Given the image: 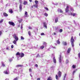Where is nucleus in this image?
I'll return each instance as SVG.
<instances>
[{
  "label": "nucleus",
  "mask_w": 80,
  "mask_h": 80,
  "mask_svg": "<svg viewBox=\"0 0 80 80\" xmlns=\"http://www.w3.org/2000/svg\"><path fill=\"white\" fill-rule=\"evenodd\" d=\"M13 37L15 38V40L16 41H18V38L16 34H14L13 35Z\"/></svg>",
  "instance_id": "obj_1"
},
{
  "label": "nucleus",
  "mask_w": 80,
  "mask_h": 80,
  "mask_svg": "<svg viewBox=\"0 0 80 80\" xmlns=\"http://www.w3.org/2000/svg\"><path fill=\"white\" fill-rule=\"evenodd\" d=\"M8 23L10 25H12V26H13V27H14L15 25V23L13 22H12L11 21H9L8 22Z\"/></svg>",
  "instance_id": "obj_2"
},
{
  "label": "nucleus",
  "mask_w": 80,
  "mask_h": 80,
  "mask_svg": "<svg viewBox=\"0 0 80 80\" xmlns=\"http://www.w3.org/2000/svg\"><path fill=\"white\" fill-rule=\"evenodd\" d=\"M69 6H67L66 8L65 9V11L66 13H67V12H69Z\"/></svg>",
  "instance_id": "obj_3"
},
{
  "label": "nucleus",
  "mask_w": 80,
  "mask_h": 80,
  "mask_svg": "<svg viewBox=\"0 0 80 80\" xmlns=\"http://www.w3.org/2000/svg\"><path fill=\"white\" fill-rule=\"evenodd\" d=\"M21 58H22V57H23L25 56V54H24L23 53H20V55L19 56Z\"/></svg>",
  "instance_id": "obj_4"
},
{
  "label": "nucleus",
  "mask_w": 80,
  "mask_h": 80,
  "mask_svg": "<svg viewBox=\"0 0 80 80\" xmlns=\"http://www.w3.org/2000/svg\"><path fill=\"white\" fill-rule=\"evenodd\" d=\"M58 76L59 77H61L62 76V72L59 71L58 72Z\"/></svg>",
  "instance_id": "obj_5"
},
{
  "label": "nucleus",
  "mask_w": 80,
  "mask_h": 80,
  "mask_svg": "<svg viewBox=\"0 0 80 80\" xmlns=\"http://www.w3.org/2000/svg\"><path fill=\"white\" fill-rule=\"evenodd\" d=\"M71 41L72 42H75V40L74 39H73V37L72 36L71 38Z\"/></svg>",
  "instance_id": "obj_6"
},
{
  "label": "nucleus",
  "mask_w": 80,
  "mask_h": 80,
  "mask_svg": "<svg viewBox=\"0 0 80 80\" xmlns=\"http://www.w3.org/2000/svg\"><path fill=\"white\" fill-rule=\"evenodd\" d=\"M8 12L9 13H10L11 14L13 13V9H9Z\"/></svg>",
  "instance_id": "obj_7"
},
{
  "label": "nucleus",
  "mask_w": 80,
  "mask_h": 80,
  "mask_svg": "<svg viewBox=\"0 0 80 80\" xmlns=\"http://www.w3.org/2000/svg\"><path fill=\"white\" fill-rule=\"evenodd\" d=\"M19 8L20 10V11H22V4H20L19 5Z\"/></svg>",
  "instance_id": "obj_8"
},
{
  "label": "nucleus",
  "mask_w": 80,
  "mask_h": 80,
  "mask_svg": "<svg viewBox=\"0 0 80 80\" xmlns=\"http://www.w3.org/2000/svg\"><path fill=\"white\" fill-rule=\"evenodd\" d=\"M43 25L44 27H45V28H47V23H46V22H44Z\"/></svg>",
  "instance_id": "obj_9"
},
{
  "label": "nucleus",
  "mask_w": 80,
  "mask_h": 80,
  "mask_svg": "<svg viewBox=\"0 0 80 80\" xmlns=\"http://www.w3.org/2000/svg\"><path fill=\"white\" fill-rule=\"evenodd\" d=\"M16 67H23V65L21 64H19L16 65Z\"/></svg>",
  "instance_id": "obj_10"
},
{
  "label": "nucleus",
  "mask_w": 80,
  "mask_h": 80,
  "mask_svg": "<svg viewBox=\"0 0 80 80\" xmlns=\"http://www.w3.org/2000/svg\"><path fill=\"white\" fill-rule=\"evenodd\" d=\"M3 15L4 16V17H8V14L7 13H6V12H4L3 13Z\"/></svg>",
  "instance_id": "obj_11"
},
{
  "label": "nucleus",
  "mask_w": 80,
  "mask_h": 80,
  "mask_svg": "<svg viewBox=\"0 0 80 80\" xmlns=\"http://www.w3.org/2000/svg\"><path fill=\"white\" fill-rule=\"evenodd\" d=\"M59 62L60 63H61L62 62V57H61V55L60 56V57L59 58Z\"/></svg>",
  "instance_id": "obj_12"
},
{
  "label": "nucleus",
  "mask_w": 80,
  "mask_h": 80,
  "mask_svg": "<svg viewBox=\"0 0 80 80\" xmlns=\"http://www.w3.org/2000/svg\"><path fill=\"white\" fill-rule=\"evenodd\" d=\"M23 4V5H26L28 4V2L26 1H24Z\"/></svg>",
  "instance_id": "obj_13"
},
{
  "label": "nucleus",
  "mask_w": 80,
  "mask_h": 80,
  "mask_svg": "<svg viewBox=\"0 0 80 80\" xmlns=\"http://www.w3.org/2000/svg\"><path fill=\"white\" fill-rule=\"evenodd\" d=\"M71 50V48H68L67 51L68 53H69L70 52Z\"/></svg>",
  "instance_id": "obj_14"
},
{
  "label": "nucleus",
  "mask_w": 80,
  "mask_h": 80,
  "mask_svg": "<svg viewBox=\"0 0 80 80\" xmlns=\"http://www.w3.org/2000/svg\"><path fill=\"white\" fill-rule=\"evenodd\" d=\"M58 18H57L55 19V23H57V22H58Z\"/></svg>",
  "instance_id": "obj_15"
},
{
  "label": "nucleus",
  "mask_w": 80,
  "mask_h": 80,
  "mask_svg": "<svg viewBox=\"0 0 80 80\" xmlns=\"http://www.w3.org/2000/svg\"><path fill=\"white\" fill-rule=\"evenodd\" d=\"M47 80H52V78L51 77L49 76L48 77Z\"/></svg>",
  "instance_id": "obj_16"
},
{
  "label": "nucleus",
  "mask_w": 80,
  "mask_h": 80,
  "mask_svg": "<svg viewBox=\"0 0 80 80\" xmlns=\"http://www.w3.org/2000/svg\"><path fill=\"white\" fill-rule=\"evenodd\" d=\"M53 61L54 62V63H56V59H55V57H54L53 58Z\"/></svg>",
  "instance_id": "obj_17"
},
{
  "label": "nucleus",
  "mask_w": 80,
  "mask_h": 80,
  "mask_svg": "<svg viewBox=\"0 0 80 80\" xmlns=\"http://www.w3.org/2000/svg\"><path fill=\"white\" fill-rule=\"evenodd\" d=\"M56 42L58 44H60V39H58L57 41Z\"/></svg>",
  "instance_id": "obj_18"
},
{
  "label": "nucleus",
  "mask_w": 80,
  "mask_h": 80,
  "mask_svg": "<svg viewBox=\"0 0 80 80\" xmlns=\"http://www.w3.org/2000/svg\"><path fill=\"white\" fill-rule=\"evenodd\" d=\"M58 12H59V11H60V13H63V11H62V10L61 9H58Z\"/></svg>",
  "instance_id": "obj_19"
},
{
  "label": "nucleus",
  "mask_w": 80,
  "mask_h": 80,
  "mask_svg": "<svg viewBox=\"0 0 80 80\" xmlns=\"http://www.w3.org/2000/svg\"><path fill=\"white\" fill-rule=\"evenodd\" d=\"M34 6L35 8H38V4H35L34 5Z\"/></svg>",
  "instance_id": "obj_20"
},
{
  "label": "nucleus",
  "mask_w": 80,
  "mask_h": 80,
  "mask_svg": "<svg viewBox=\"0 0 80 80\" xmlns=\"http://www.w3.org/2000/svg\"><path fill=\"white\" fill-rule=\"evenodd\" d=\"M28 34L29 36H31V35H32V34H31V32H30V31H29L28 32Z\"/></svg>",
  "instance_id": "obj_21"
},
{
  "label": "nucleus",
  "mask_w": 80,
  "mask_h": 80,
  "mask_svg": "<svg viewBox=\"0 0 80 80\" xmlns=\"http://www.w3.org/2000/svg\"><path fill=\"white\" fill-rule=\"evenodd\" d=\"M70 11H72V12H73V11H74V10L72 8H70Z\"/></svg>",
  "instance_id": "obj_22"
},
{
  "label": "nucleus",
  "mask_w": 80,
  "mask_h": 80,
  "mask_svg": "<svg viewBox=\"0 0 80 80\" xmlns=\"http://www.w3.org/2000/svg\"><path fill=\"white\" fill-rule=\"evenodd\" d=\"M17 41L14 40L13 42V43H14V44H17Z\"/></svg>",
  "instance_id": "obj_23"
},
{
  "label": "nucleus",
  "mask_w": 80,
  "mask_h": 80,
  "mask_svg": "<svg viewBox=\"0 0 80 80\" xmlns=\"http://www.w3.org/2000/svg\"><path fill=\"white\" fill-rule=\"evenodd\" d=\"M76 67V66L74 65H73L72 66V68H75Z\"/></svg>",
  "instance_id": "obj_24"
},
{
  "label": "nucleus",
  "mask_w": 80,
  "mask_h": 80,
  "mask_svg": "<svg viewBox=\"0 0 80 80\" xmlns=\"http://www.w3.org/2000/svg\"><path fill=\"white\" fill-rule=\"evenodd\" d=\"M45 48V46H41L40 48L41 49H43V48Z\"/></svg>",
  "instance_id": "obj_25"
},
{
  "label": "nucleus",
  "mask_w": 80,
  "mask_h": 80,
  "mask_svg": "<svg viewBox=\"0 0 80 80\" xmlns=\"http://www.w3.org/2000/svg\"><path fill=\"white\" fill-rule=\"evenodd\" d=\"M35 3L36 4H38V1L37 0H35Z\"/></svg>",
  "instance_id": "obj_26"
},
{
  "label": "nucleus",
  "mask_w": 80,
  "mask_h": 80,
  "mask_svg": "<svg viewBox=\"0 0 80 80\" xmlns=\"http://www.w3.org/2000/svg\"><path fill=\"white\" fill-rule=\"evenodd\" d=\"M16 55H19L20 56V53L19 52H18L16 54Z\"/></svg>",
  "instance_id": "obj_27"
},
{
  "label": "nucleus",
  "mask_w": 80,
  "mask_h": 80,
  "mask_svg": "<svg viewBox=\"0 0 80 80\" xmlns=\"http://www.w3.org/2000/svg\"><path fill=\"white\" fill-rule=\"evenodd\" d=\"M56 78L57 80H58V76L57 75H56Z\"/></svg>",
  "instance_id": "obj_28"
},
{
  "label": "nucleus",
  "mask_w": 80,
  "mask_h": 80,
  "mask_svg": "<svg viewBox=\"0 0 80 80\" xmlns=\"http://www.w3.org/2000/svg\"><path fill=\"white\" fill-rule=\"evenodd\" d=\"M71 44L72 47H74V42H71Z\"/></svg>",
  "instance_id": "obj_29"
},
{
  "label": "nucleus",
  "mask_w": 80,
  "mask_h": 80,
  "mask_svg": "<svg viewBox=\"0 0 80 80\" xmlns=\"http://www.w3.org/2000/svg\"><path fill=\"white\" fill-rule=\"evenodd\" d=\"M43 45H45L46 47H47V43L45 42H43Z\"/></svg>",
  "instance_id": "obj_30"
},
{
  "label": "nucleus",
  "mask_w": 80,
  "mask_h": 80,
  "mask_svg": "<svg viewBox=\"0 0 80 80\" xmlns=\"http://www.w3.org/2000/svg\"><path fill=\"white\" fill-rule=\"evenodd\" d=\"M68 62H69L68 60V59H67L66 61V63L67 64L68 63Z\"/></svg>",
  "instance_id": "obj_31"
},
{
  "label": "nucleus",
  "mask_w": 80,
  "mask_h": 80,
  "mask_svg": "<svg viewBox=\"0 0 80 80\" xmlns=\"http://www.w3.org/2000/svg\"><path fill=\"white\" fill-rule=\"evenodd\" d=\"M4 73L5 74H8V72H7V71H6L4 72Z\"/></svg>",
  "instance_id": "obj_32"
},
{
  "label": "nucleus",
  "mask_w": 80,
  "mask_h": 80,
  "mask_svg": "<svg viewBox=\"0 0 80 80\" xmlns=\"http://www.w3.org/2000/svg\"><path fill=\"white\" fill-rule=\"evenodd\" d=\"M25 15H28V12H25Z\"/></svg>",
  "instance_id": "obj_33"
},
{
  "label": "nucleus",
  "mask_w": 80,
  "mask_h": 80,
  "mask_svg": "<svg viewBox=\"0 0 80 80\" xmlns=\"http://www.w3.org/2000/svg\"><path fill=\"white\" fill-rule=\"evenodd\" d=\"M59 32H63V30H62V29H61L59 30Z\"/></svg>",
  "instance_id": "obj_34"
},
{
  "label": "nucleus",
  "mask_w": 80,
  "mask_h": 80,
  "mask_svg": "<svg viewBox=\"0 0 80 80\" xmlns=\"http://www.w3.org/2000/svg\"><path fill=\"white\" fill-rule=\"evenodd\" d=\"M3 19H2L1 21H0V23H2V22H3Z\"/></svg>",
  "instance_id": "obj_35"
},
{
  "label": "nucleus",
  "mask_w": 80,
  "mask_h": 80,
  "mask_svg": "<svg viewBox=\"0 0 80 80\" xmlns=\"http://www.w3.org/2000/svg\"><path fill=\"white\" fill-rule=\"evenodd\" d=\"M44 15H45V16H46V17H47V16H48V14L45 13L44 14Z\"/></svg>",
  "instance_id": "obj_36"
},
{
  "label": "nucleus",
  "mask_w": 80,
  "mask_h": 80,
  "mask_svg": "<svg viewBox=\"0 0 80 80\" xmlns=\"http://www.w3.org/2000/svg\"><path fill=\"white\" fill-rule=\"evenodd\" d=\"M44 9H46V10H48V8L47 7H44Z\"/></svg>",
  "instance_id": "obj_37"
},
{
  "label": "nucleus",
  "mask_w": 80,
  "mask_h": 80,
  "mask_svg": "<svg viewBox=\"0 0 80 80\" xmlns=\"http://www.w3.org/2000/svg\"><path fill=\"white\" fill-rule=\"evenodd\" d=\"M12 60H13V59H9V61L10 62H12Z\"/></svg>",
  "instance_id": "obj_38"
},
{
  "label": "nucleus",
  "mask_w": 80,
  "mask_h": 80,
  "mask_svg": "<svg viewBox=\"0 0 80 80\" xmlns=\"http://www.w3.org/2000/svg\"><path fill=\"white\" fill-rule=\"evenodd\" d=\"M21 40H24V38L23 37L21 36Z\"/></svg>",
  "instance_id": "obj_39"
},
{
  "label": "nucleus",
  "mask_w": 80,
  "mask_h": 80,
  "mask_svg": "<svg viewBox=\"0 0 80 80\" xmlns=\"http://www.w3.org/2000/svg\"><path fill=\"white\" fill-rule=\"evenodd\" d=\"M63 44H64V45H67V42H64Z\"/></svg>",
  "instance_id": "obj_40"
},
{
  "label": "nucleus",
  "mask_w": 80,
  "mask_h": 80,
  "mask_svg": "<svg viewBox=\"0 0 80 80\" xmlns=\"http://www.w3.org/2000/svg\"><path fill=\"white\" fill-rule=\"evenodd\" d=\"M2 67H5V64H4V63H2Z\"/></svg>",
  "instance_id": "obj_41"
},
{
  "label": "nucleus",
  "mask_w": 80,
  "mask_h": 80,
  "mask_svg": "<svg viewBox=\"0 0 80 80\" xmlns=\"http://www.w3.org/2000/svg\"><path fill=\"white\" fill-rule=\"evenodd\" d=\"M29 72H32V69L31 68H29Z\"/></svg>",
  "instance_id": "obj_42"
},
{
  "label": "nucleus",
  "mask_w": 80,
  "mask_h": 80,
  "mask_svg": "<svg viewBox=\"0 0 80 80\" xmlns=\"http://www.w3.org/2000/svg\"><path fill=\"white\" fill-rule=\"evenodd\" d=\"M45 35V34L43 32H42L41 34V35Z\"/></svg>",
  "instance_id": "obj_43"
},
{
  "label": "nucleus",
  "mask_w": 80,
  "mask_h": 80,
  "mask_svg": "<svg viewBox=\"0 0 80 80\" xmlns=\"http://www.w3.org/2000/svg\"><path fill=\"white\" fill-rule=\"evenodd\" d=\"M76 15V13H74L72 14V16L73 17H75V15Z\"/></svg>",
  "instance_id": "obj_44"
},
{
  "label": "nucleus",
  "mask_w": 80,
  "mask_h": 80,
  "mask_svg": "<svg viewBox=\"0 0 80 80\" xmlns=\"http://www.w3.org/2000/svg\"><path fill=\"white\" fill-rule=\"evenodd\" d=\"M13 80H18V78L16 77V78H15Z\"/></svg>",
  "instance_id": "obj_45"
},
{
  "label": "nucleus",
  "mask_w": 80,
  "mask_h": 80,
  "mask_svg": "<svg viewBox=\"0 0 80 80\" xmlns=\"http://www.w3.org/2000/svg\"><path fill=\"white\" fill-rule=\"evenodd\" d=\"M2 33V31H0V36H1Z\"/></svg>",
  "instance_id": "obj_46"
},
{
  "label": "nucleus",
  "mask_w": 80,
  "mask_h": 80,
  "mask_svg": "<svg viewBox=\"0 0 80 80\" xmlns=\"http://www.w3.org/2000/svg\"><path fill=\"white\" fill-rule=\"evenodd\" d=\"M78 56L79 58H80V53H79L78 54Z\"/></svg>",
  "instance_id": "obj_47"
},
{
  "label": "nucleus",
  "mask_w": 80,
  "mask_h": 80,
  "mask_svg": "<svg viewBox=\"0 0 80 80\" xmlns=\"http://www.w3.org/2000/svg\"><path fill=\"white\" fill-rule=\"evenodd\" d=\"M35 66L36 67H38V65H37V64H35Z\"/></svg>",
  "instance_id": "obj_48"
},
{
  "label": "nucleus",
  "mask_w": 80,
  "mask_h": 80,
  "mask_svg": "<svg viewBox=\"0 0 80 80\" xmlns=\"http://www.w3.org/2000/svg\"><path fill=\"white\" fill-rule=\"evenodd\" d=\"M13 47H14V46H13V45H11V48H13Z\"/></svg>",
  "instance_id": "obj_49"
},
{
  "label": "nucleus",
  "mask_w": 80,
  "mask_h": 80,
  "mask_svg": "<svg viewBox=\"0 0 80 80\" xmlns=\"http://www.w3.org/2000/svg\"><path fill=\"white\" fill-rule=\"evenodd\" d=\"M20 3H22V1L21 0H19Z\"/></svg>",
  "instance_id": "obj_50"
},
{
  "label": "nucleus",
  "mask_w": 80,
  "mask_h": 80,
  "mask_svg": "<svg viewBox=\"0 0 80 80\" xmlns=\"http://www.w3.org/2000/svg\"><path fill=\"white\" fill-rule=\"evenodd\" d=\"M18 22H19V23H21V22H22V21L21 20H18Z\"/></svg>",
  "instance_id": "obj_51"
},
{
  "label": "nucleus",
  "mask_w": 80,
  "mask_h": 80,
  "mask_svg": "<svg viewBox=\"0 0 80 80\" xmlns=\"http://www.w3.org/2000/svg\"><path fill=\"white\" fill-rule=\"evenodd\" d=\"M37 80H40V78H38Z\"/></svg>",
  "instance_id": "obj_52"
},
{
  "label": "nucleus",
  "mask_w": 80,
  "mask_h": 80,
  "mask_svg": "<svg viewBox=\"0 0 80 80\" xmlns=\"http://www.w3.org/2000/svg\"><path fill=\"white\" fill-rule=\"evenodd\" d=\"M56 35V33L55 32H54V34H52L53 35Z\"/></svg>",
  "instance_id": "obj_53"
},
{
  "label": "nucleus",
  "mask_w": 80,
  "mask_h": 80,
  "mask_svg": "<svg viewBox=\"0 0 80 80\" xmlns=\"http://www.w3.org/2000/svg\"><path fill=\"white\" fill-rule=\"evenodd\" d=\"M28 28H29V29H32V27H31L29 26L28 27Z\"/></svg>",
  "instance_id": "obj_54"
},
{
  "label": "nucleus",
  "mask_w": 80,
  "mask_h": 80,
  "mask_svg": "<svg viewBox=\"0 0 80 80\" xmlns=\"http://www.w3.org/2000/svg\"><path fill=\"white\" fill-rule=\"evenodd\" d=\"M6 50H9V48L8 47L6 48Z\"/></svg>",
  "instance_id": "obj_55"
},
{
  "label": "nucleus",
  "mask_w": 80,
  "mask_h": 80,
  "mask_svg": "<svg viewBox=\"0 0 80 80\" xmlns=\"http://www.w3.org/2000/svg\"><path fill=\"white\" fill-rule=\"evenodd\" d=\"M22 28H23V27L22 26V24L21 27V28L22 29Z\"/></svg>",
  "instance_id": "obj_56"
},
{
  "label": "nucleus",
  "mask_w": 80,
  "mask_h": 80,
  "mask_svg": "<svg viewBox=\"0 0 80 80\" xmlns=\"http://www.w3.org/2000/svg\"><path fill=\"white\" fill-rule=\"evenodd\" d=\"M66 76H67V74H65L64 76V78H65V77H66Z\"/></svg>",
  "instance_id": "obj_57"
},
{
  "label": "nucleus",
  "mask_w": 80,
  "mask_h": 80,
  "mask_svg": "<svg viewBox=\"0 0 80 80\" xmlns=\"http://www.w3.org/2000/svg\"><path fill=\"white\" fill-rule=\"evenodd\" d=\"M70 15H73V14L72 13V12L70 13Z\"/></svg>",
  "instance_id": "obj_58"
},
{
  "label": "nucleus",
  "mask_w": 80,
  "mask_h": 80,
  "mask_svg": "<svg viewBox=\"0 0 80 80\" xmlns=\"http://www.w3.org/2000/svg\"><path fill=\"white\" fill-rule=\"evenodd\" d=\"M29 2H32V0H29Z\"/></svg>",
  "instance_id": "obj_59"
},
{
  "label": "nucleus",
  "mask_w": 80,
  "mask_h": 80,
  "mask_svg": "<svg viewBox=\"0 0 80 80\" xmlns=\"http://www.w3.org/2000/svg\"><path fill=\"white\" fill-rule=\"evenodd\" d=\"M75 72H76V71H74L73 72V73H75Z\"/></svg>",
  "instance_id": "obj_60"
},
{
  "label": "nucleus",
  "mask_w": 80,
  "mask_h": 80,
  "mask_svg": "<svg viewBox=\"0 0 80 80\" xmlns=\"http://www.w3.org/2000/svg\"><path fill=\"white\" fill-rule=\"evenodd\" d=\"M53 48H56V47H53Z\"/></svg>",
  "instance_id": "obj_61"
},
{
  "label": "nucleus",
  "mask_w": 80,
  "mask_h": 80,
  "mask_svg": "<svg viewBox=\"0 0 80 80\" xmlns=\"http://www.w3.org/2000/svg\"><path fill=\"white\" fill-rule=\"evenodd\" d=\"M34 6V5L32 6V8H33Z\"/></svg>",
  "instance_id": "obj_62"
},
{
  "label": "nucleus",
  "mask_w": 80,
  "mask_h": 80,
  "mask_svg": "<svg viewBox=\"0 0 80 80\" xmlns=\"http://www.w3.org/2000/svg\"><path fill=\"white\" fill-rule=\"evenodd\" d=\"M37 31H38V29H37Z\"/></svg>",
  "instance_id": "obj_63"
},
{
  "label": "nucleus",
  "mask_w": 80,
  "mask_h": 80,
  "mask_svg": "<svg viewBox=\"0 0 80 80\" xmlns=\"http://www.w3.org/2000/svg\"><path fill=\"white\" fill-rule=\"evenodd\" d=\"M71 80H73V79H71Z\"/></svg>",
  "instance_id": "obj_64"
}]
</instances>
